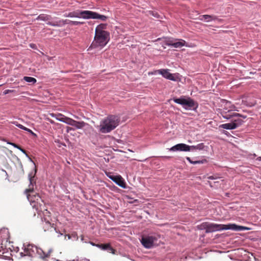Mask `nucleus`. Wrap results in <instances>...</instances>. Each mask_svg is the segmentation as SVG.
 I'll use <instances>...</instances> for the list:
<instances>
[{"label":"nucleus","mask_w":261,"mask_h":261,"mask_svg":"<svg viewBox=\"0 0 261 261\" xmlns=\"http://www.w3.org/2000/svg\"><path fill=\"white\" fill-rule=\"evenodd\" d=\"M11 123L15 125L16 126H17V127H18L19 128H20L21 129H22L24 126L18 123V122H17V121H12V122H11Z\"/></svg>","instance_id":"nucleus-30"},{"label":"nucleus","mask_w":261,"mask_h":261,"mask_svg":"<svg viewBox=\"0 0 261 261\" xmlns=\"http://www.w3.org/2000/svg\"><path fill=\"white\" fill-rule=\"evenodd\" d=\"M43 228L44 231H55L57 232L56 228L55 227V225L54 223L51 224L49 220H46V218H44V220L43 222Z\"/></svg>","instance_id":"nucleus-13"},{"label":"nucleus","mask_w":261,"mask_h":261,"mask_svg":"<svg viewBox=\"0 0 261 261\" xmlns=\"http://www.w3.org/2000/svg\"><path fill=\"white\" fill-rule=\"evenodd\" d=\"M200 228L201 229H205L206 233H210L222 230L231 229L236 231H242L248 229V228L245 226L237 225L235 224H228L226 225L218 224L207 222L202 223L200 225Z\"/></svg>","instance_id":"nucleus-1"},{"label":"nucleus","mask_w":261,"mask_h":261,"mask_svg":"<svg viewBox=\"0 0 261 261\" xmlns=\"http://www.w3.org/2000/svg\"><path fill=\"white\" fill-rule=\"evenodd\" d=\"M226 104L227 105H228L229 107L230 108L229 110H227V109H226L225 110H222L221 112V114L222 116L225 119H229L231 118H233L234 117H242L243 118H245L246 116H243L240 114L237 113L233 112V110H235V106L231 105L230 102H226Z\"/></svg>","instance_id":"nucleus-7"},{"label":"nucleus","mask_w":261,"mask_h":261,"mask_svg":"<svg viewBox=\"0 0 261 261\" xmlns=\"http://www.w3.org/2000/svg\"><path fill=\"white\" fill-rule=\"evenodd\" d=\"M17 149L20 150L22 149V148L20 146H18V148H17Z\"/></svg>","instance_id":"nucleus-43"},{"label":"nucleus","mask_w":261,"mask_h":261,"mask_svg":"<svg viewBox=\"0 0 261 261\" xmlns=\"http://www.w3.org/2000/svg\"><path fill=\"white\" fill-rule=\"evenodd\" d=\"M34 45V44H31L30 45L31 47H33Z\"/></svg>","instance_id":"nucleus-46"},{"label":"nucleus","mask_w":261,"mask_h":261,"mask_svg":"<svg viewBox=\"0 0 261 261\" xmlns=\"http://www.w3.org/2000/svg\"><path fill=\"white\" fill-rule=\"evenodd\" d=\"M109 177L120 187L125 188L126 184L120 175H111Z\"/></svg>","instance_id":"nucleus-11"},{"label":"nucleus","mask_w":261,"mask_h":261,"mask_svg":"<svg viewBox=\"0 0 261 261\" xmlns=\"http://www.w3.org/2000/svg\"><path fill=\"white\" fill-rule=\"evenodd\" d=\"M157 240L158 237L155 236H146L142 238L141 242L145 248H150L153 247Z\"/></svg>","instance_id":"nucleus-9"},{"label":"nucleus","mask_w":261,"mask_h":261,"mask_svg":"<svg viewBox=\"0 0 261 261\" xmlns=\"http://www.w3.org/2000/svg\"><path fill=\"white\" fill-rule=\"evenodd\" d=\"M80 14V17L84 19H99L102 21H106L107 19L105 15L88 10L81 11Z\"/></svg>","instance_id":"nucleus-8"},{"label":"nucleus","mask_w":261,"mask_h":261,"mask_svg":"<svg viewBox=\"0 0 261 261\" xmlns=\"http://www.w3.org/2000/svg\"><path fill=\"white\" fill-rule=\"evenodd\" d=\"M109 251H110L111 253H112L113 254H115L116 250L113 248H112L111 246V245L110 244L109 247L108 248V249H107Z\"/></svg>","instance_id":"nucleus-32"},{"label":"nucleus","mask_w":261,"mask_h":261,"mask_svg":"<svg viewBox=\"0 0 261 261\" xmlns=\"http://www.w3.org/2000/svg\"><path fill=\"white\" fill-rule=\"evenodd\" d=\"M10 144L12 145V146H13L14 147L17 148H18V145L15 144V143H9Z\"/></svg>","instance_id":"nucleus-37"},{"label":"nucleus","mask_w":261,"mask_h":261,"mask_svg":"<svg viewBox=\"0 0 261 261\" xmlns=\"http://www.w3.org/2000/svg\"><path fill=\"white\" fill-rule=\"evenodd\" d=\"M206 162V160L204 159V160H202L201 161L199 160V161H194L193 164H203Z\"/></svg>","instance_id":"nucleus-31"},{"label":"nucleus","mask_w":261,"mask_h":261,"mask_svg":"<svg viewBox=\"0 0 261 261\" xmlns=\"http://www.w3.org/2000/svg\"><path fill=\"white\" fill-rule=\"evenodd\" d=\"M60 121L64 122L67 124L72 125L73 124L72 123L74 120L70 118L65 116L64 118H63V119H60Z\"/></svg>","instance_id":"nucleus-22"},{"label":"nucleus","mask_w":261,"mask_h":261,"mask_svg":"<svg viewBox=\"0 0 261 261\" xmlns=\"http://www.w3.org/2000/svg\"><path fill=\"white\" fill-rule=\"evenodd\" d=\"M208 179H215V178L213 176H210L208 177Z\"/></svg>","instance_id":"nucleus-41"},{"label":"nucleus","mask_w":261,"mask_h":261,"mask_svg":"<svg viewBox=\"0 0 261 261\" xmlns=\"http://www.w3.org/2000/svg\"><path fill=\"white\" fill-rule=\"evenodd\" d=\"M187 160L191 163V164H192L193 163V162L192 160H191V159H190V158L189 157H187L186 158Z\"/></svg>","instance_id":"nucleus-38"},{"label":"nucleus","mask_w":261,"mask_h":261,"mask_svg":"<svg viewBox=\"0 0 261 261\" xmlns=\"http://www.w3.org/2000/svg\"><path fill=\"white\" fill-rule=\"evenodd\" d=\"M257 160L258 161H261V157H260V156H259V157L257 158Z\"/></svg>","instance_id":"nucleus-42"},{"label":"nucleus","mask_w":261,"mask_h":261,"mask_svg":"<svg viewBox=\"0 0 261 261\" xmlns=\"http://www.w3.org/2000/svg\"><path fill=\"white\" fill-rule=\"evenodd\" d=\"M51 19V16L50 15L45 14H40L36 18V20H40L42 21H49Z\"/></svg>","instance_id":"nucleus-18"},{"label":"nucleus","mask_w":261,"mask_h":261,"mask_svg":"<svg viewBox=\"0 0 261 261\" xmlns=\"http://www.w3.org/2000/svg\"><path fill=\"white\" fill-rule=\"evenodd\" d=\"M75 130V129L72 128V127H69V126H67L66 127V132L67 133H69L71 130Z\"/></svg>","instance_id":"nucleus-34"},{"label":"nucleus","mask_w":261,"mask_h":261,"mask_svg":"<svg viewBox=\"0 0 261 261\" xmlns=\"http://www.w3.org/2000/svg\"><path fill=\"white\" fill-rule=\"evenodd\" d=\"M50 213L47 210H46L44 212V215H47V214H49Z\"/></svg>","instance_id":"nucleus-40"},{"label":"nucleus","mask_w":261,"mask_h":261,"mask_svg":"<svg viewBox=\"0 0 261 261\" xmlns=\"http://www.w3.org/2000/svg\"><path fill=\"white\" fill-rule=\"evenodd\" d=\"M217 17L214 15H203L200 16V19L201 20H205L206 22H209L212 20H215L217 19Z\"/></svg>","instance_id":"nucleus-15"},{"label":"nucleus","mask_w":261,"mask_h":261,"mask_svg":"<svg viewBox=\"0 0 261 261\" xmlns=\"http://www.w3.org/2000/svg\"><path fill=\"white\" fill-rule=\"evenodd\" d=\"M155 72L159 73L162 76L168 80L176 81V79L174 77V75L173 74L170 73L169 72L168 69H161L155 71Z\"/></svg>","instance_id":"nucleus-10"},{"label":"nucleus","mask_w":261,"mask_h":261,"mask_svg":"<svg viewBox=\"0 0 261 261\" xmlns=\"http://www.w3.org/2000/svg\"><path fill=\"white\" fill-rule=\"evenodd\" d=\"M13 92H15V90L7 89V90H5L3 93H4V94L6 95L9 93H13Z\"/></svg>","instance_id":"nucleus-33"},{"label":"nucleus","mask_w":261,"mask_h":261,"mask_svg":"<svg viewBox=\"0 0 261 261\" xmlns=\"http://www.w3.org/2000/svg\"><path fill=\"white\" fill-rule=\"evenodd\" d=\"M23 80L25 82L32 83L33 84H35L37 82V80L35 78L30 76H24Z\"/></svg>","instance_id":"nucleus-24"},{"label":"nucleus","mask_w":261,"mask_h":261,"mask_svg":"<svg viewBox=\"0 0 261 261\" xmlns=\"http://www.w3.org/2000/svg\"><path fill=\"white\" fill-rule=\"evenodd\" d=\"M72 124V126H74L77 129H81L86 125V123L84 121H77L74 120Z\"/></svg>","instance_id":"nucleus-19"},{"label":"nucleus","mask_w":261,"mask_h":261,"mask_svg":"<svg viewBox=\"0 0 261 261\" xmlns=\"http://www.w3.org/2000/svg\"><path fill=\"white\" fill-rule=\"evenodd\" d=\"M204 144L203 143H200L197 145H196V150H202L204 148Z\"/></svg>","instance_id":"nucleus-29"},{"label":"nucleus","mask_w":261,"mask_h":261,"mask_svg":"<svg viewBox=\"0 0 261 261\" xmlns=\"http://www.w3.org/2000/svg\"><path fill=\"white\" fill-rule=\"evenodd\" d=\"M20 151L23 152L24 154H26L27 155V151L23 149V148H22Z\"/></svg>","instance_id":"nucleus-39"},{"label":"nucleus","mask_w":261,"mask_h":261,"mask_svg":"<svg viewBox=\"0 0 261 261\" xmlns=\"http://www.w3.org/2000/svg\"><path fill=\"white\" fill-rule=\"evenodd\" d=\"M92 245L94 246L95 244L92 243ZM110 244L108 243V244H96L95 245L96 246H97V247L100 248L102 250H107V249H108V248L109 247V245H110Z\"/></svg>","instance_id":"nucleus-23"},{"label":"nucleus","mask_w":261,"mask_h":261,"mask_svg":"<svg viewBox=\"0 0 261 261\" xmlns=\"http://www.w3.org/2000/svg\"><path fill=\"white\" fill-rule=\"evenodd\" d=\"M186 41L184 40L180 39L178 41L171 43V45L176 48L181 47L185 45Z\"/></svg>","instance_id":"nucleus-20"},{"label":"nucleus","mask_w":261,"mask_h":261,"mask_svg":"<svg viewBox=\"0 0 261 261\" xmlns=\"http://www.w3.org/2000/svg\"><path fill=\"white\" fill-rule=\"evenodd\" d=\"M233 123L237 125V127L241 125L243 122V121L241 119H237L232 120Z\"/></svg>","instance_id":"nucleus-25"},{"label":"nucleus","mask_w":261,"mask_h":261,"mask_svg":"<svg viewBox=\"0 0 261 261\" xmlns=\"http://www.w3.org/2000/svg\"><path fill=\"white\" fill-rule=\"evenodd\" d=\"M119 118L117 116L109 115L100 122L99 126V132L103 134L111 132L119 125Z\"/></svg>","instance_id":"nucleus-2"},{"label":"nucleus","mask_w":261,"mask_h":261,"mask_svg":"<svg viewBox=\"0 0 261 261\" xmlns=\"http://www.w3.org/2000/svg\"><path fill=\"white\" fill-rule=\"evenodd\" d=\"M110 40L109 32H95L94 41L89 47L88 50L92 48H95L98 46L104 47Z\"/></svg>","instance_id":"nucleus-4"},{"label":"nucleus","mask_w":261,"mask_h":261,"mask_svg":"<svg viewBox=\"0 0 261 261\" xmlns=\"http://www.w3.org/2000/svg\"><path fill=\"white\" fill-rule=\"evenodd\" d=\"M29 179H30V184L29 185V188L25 190V192L27 194V197L28 199L31 201V204L32 205V206L33 208H35L37 210L38 209L37 204L35 203V200H38L39 199H40V197L39 195L38 194H36L35 195H33L34 196V200L33 199V196L31 195L30 194H28L29 193L32 192L33 191V178L34 176H32L31 174H29Z\"/></svg>","instance_id":"nucleus-6"},{"label":"nucleus","mask_w":261,"mask_h":261,"mask_svg":"<svg viewBox=\"0 0 261 261\" xmlns=\"http://www.w3.org/2000/svg\"><path fill=\"white\" fill-rule=\"evenodd\" d=\"M22 129L27 131L28 132L30 133V134H31L32 135H34V136H36V135L31 129H30L25 126H23V128Z\"/></svg>","instance_id":"nucleus-28"},{"label":"nucleus","mask_w":261,"mask_h":261,"mask_svg":"<svg viewBox=\"0 0 261 261\" xmlns=\"http://www.w3.org/2000/svg\"><path fill=\"white\" fill-rule=\"evenodd\" d=\"M23 248L24 251L21 253V254H23L24 255H28L32 257L38 255L39 257L44 259L50 256L51 252V250L46 252L41 248H38L33 244L24 245Z\"/></svg>","instance_id":"nucleus-3"},{"label":"nucleus","mask_w":261,"mask_h":261,"mask_svg":"<svg viewBox=\"0 0 261 261\" xmlns=\"http://www.w3.org/2000/svg\"><path fill=\"white\" fill-rule=\"evenodd\" d=\"M158 15V14H156V15H155L154 14V13L152 12V15H153V16H156V15Z\"/></svg>","instance_id":"nucleus-45"},{"label":"nucleus","mask_w":261,"mask_h":261,"mask_svg":"<svg viewBox=\"0 0 261 261\" xmlns=\"http://www.w3.org/2000/svg\"><path fill=\"white\" fill-rule=\"evenodd\" d=\"M80 11H74L71 12L67 14H65V16L66 17H78L80 18Z\"/></svg>","instance_id":"nucleus-21"},{"label":"nucleus","mask_w":261,"mask_h":261,"mask_svg":"<svg viewBox=\"0 0 261 261\" xmlns=\"http://www.w3.org/2000/svg\"><path fill=\"white\" fill-rule=\"evenodd\" d=\"M52 116L53 117H56V118L59 121H60V119H63V118H64L65 117V116H64L63 115L61 114H52Z\"/></svg>","instance_id":"nucleus-26"},{"label":"nucleus","mask_w":261,"mask_h":261,"mask_svg":"<svg viewBox=\"0 0 261 261\" xmlns=\"http://www.w3.org/2000/svg\"><path fill=\"white\" fill-rule=\"evenodd\" d=\"M69 20H60L58 21H48L47 24L53 27H61L65 24L70 23Z\"/></svg>","instance_id":"nucleus-14"},{"label":"nucleus","mask_w":261,"mask_h":261,"mask_svg":"<svg viewBox=\"0 0 261 261\" xmlns=\"http://www.w3.org/2000/svg\"><path fill=\"white\" fill-rule=\"evenodd\" d=\"M107 24L106 23H101L98 25L95 29V32L105 33L108 32L105 30L107 28Z\"/></svg>","instance_id":"nucleus-17"},{"label":"nucleus","mask_w":261,"mask_h":261,"mask_svg":"<svg viewBox=\"0 0 261 261\" xmlns=\"http://www.w3.org/2000/svg\"><path fill=\"white\" fill-rule=\"evenodd\" d=\"M221 127L226 129H233L237 127V125L233 123L232 121L231 123L223 124L221 125Z\"/></svg>","instance_id":"nucleus-16"},{"label":"nucleus","mask_w":261,"mask_h":261,"mask_svg":"<svg viewBox=\"0 0 261 261\" xmlns=\"http://www.w3.org/2000/svg\"><path fill=\"white\" fill-rule=\"evenodd\" d=\"M70 22L71 24L74 25H77L84 24L83 22L77 21H70Z\"/></svg>","instance_id":"nucleus-27"},{"label":"nucleus","mask_w":261,"mask_h":261,"mask_svg":"<svg viewBox=\"0 0 261 261\" xmlns=\"http://www.w3.org/2000/svg\"><path fill=\"white\" fill-rule=\"evenodd\" d=\"M191 150H196V145L189 146V151Z\"/></svg>","instance_id":"nucleus-36"},{"label":"nucleus","mask_w":261,"mask_h":261,"mask_svg":"<svg viewBox=\"0 0 261 261\" xmlns=\"http://www.w3.org/2000/svg\"><path fill=\"white\" fill-rule=\"evenodd\" d=\"M164 158H167V159H169L170 157V156H164Z\"/></svg>","instance_id":"nucleus-44"},{"label":"nucleus","mask_w":261,"mask_h":261,"mask_svg":"<svg viewBox=\"0 0 261 261\" xmlns=\"http://www.w3.org/2000/svg\"><path fill=\"white\" fill-rule=\"evenodd\" d=\"M173 100L175 103L182 105L187 110L195 109L198 107L197 102L190 97L187 98H185L184 97L173 98Z\"/></svg>","instance_id":"nucleus-5"},{"label":"nucleus","mask_w":261,"mask_h":261,"mask_svg":"<svg viewBox=\"0 0 261 261\" xmlns=\"http://www.w3.org/2000/svg\"><path fill=\"white\" fill-rule=\"evenodd\" d=\"M226 102H228L227 101H224V103H225V106H224V107L223 108V109L222 110H225L226 109H227V110H229L230 109V108L229 107L228 105H227L226 104Z\"/></svg>","instance_id":"nucleus-35"},{"label":"nucleus","mask_w":261,"mask_h":261,"mask_svg":"<svg viewBox=\"0 0 261 261\" xmlns=\"http://www.w3.org/2000/svg\"><path fill=\"white\" fill-rule=\"evenodd\" d=\"M170 151H189V146L184 143L177 144L169 149Z\"/></svg>","instance_id":"nucleus-12"}]
</instances>
